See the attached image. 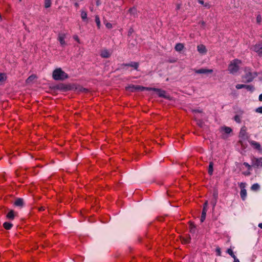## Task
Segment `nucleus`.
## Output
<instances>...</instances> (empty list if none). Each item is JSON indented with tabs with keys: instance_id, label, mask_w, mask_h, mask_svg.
Segmentation results:
<instances>
[{
	"instance_id": "nucleus-1",
	"label": "nucleus",
	"mask_w": 262,
	"mask_h": 262,
	"mask_svg": "<svg viewBox=\"0 0 262 262\" xmlns=\"http://www.w3.org/2000/svg\"><path fill=\"white\" fill-rule=\"evenodd\" d=\"M53 78L56 80H63L68 77V74L60 68L55 70L53 72Z\"/></svg>"
},
{
	"instance_id": "nucleus-2",
	"label": "nucleus",
	"mask_w": 262,
	"mask_h": 262,
	"mask_svg": "<svg viewBox=\"0 0 262 262\" xmlns=\"http://www.w3.org/2000/svg\"><path fill=\"white\" fill-rule=\"evenodd\" d=\"M241 64V61L238 59H236L231 61L228 66V71L232 74L236 73L239 70Z\"/></svg>"
},
{
	"instance_id": "nucleus-3",
	"label": "nucleus",
	"mask_w": 262,
	"mask_h": 262,
	"mask_svg": "<svg viewBox=\"0 0 262 262\" xmlns=\"http://www.w3.org/2000/svg\"><path fill=\"white\" fill-rule=\"evenodd\" d=\"M128 89H130L132 92H135V91H143L145 90H148L149 91L151 88H147V87H144L138 85H132V86H130L128 87Z\"/></svg>"
},
{
	"instance_id": "nucleus-4",
	"label": "nucleus",
	"mask_w": 262,
	"mask_h": 262,
	"mask_svg": "<svg viewBox=\"0 0 262 262\" xmlns=\"http://www.w3.org/2000/svg\"><path fill=\"white\" fill-rule=\"evenodd\" d=\"M256 76L257 74L256 73L248 72L244 76L243 78L245 80V81L249 82L252 81Z\"/></svg>"
},
{
	"instance_id": "nucleus-5",
	"label": "nucleus",
	"mask_w": 262,
	"mask_h": 262,
	"mask_svg": "<svg viewBox=\"0 0 262 262\" xmlns=\"http://www.w3.org/2000/svg\"><path fill=\"white\" fill-rule=\"evenodd\" d=\"M66 38V34L64 33H60L58 34L57 39L62 47H64L67 45V42L65 40Z\"/></svg>"
},
{
	"instance_id": "nucleus-6",
	"label": "nucleus",
	"mask_w": 262,
	"mask_h": 262,
	"mask_svg": "<svg viewBox=\"0 0 262 262\" xmlns=\"http://www.w3.org/2000/svg\"><path fill=\"white\" fill-rule=\"evenodd\" d=\"M236 88L237 89H246L248 91L250 92H253L254 90V88L253 86L251 85H246V84H238L236 85Z\"/></svg>"
},
{
	"instance_id": "nucleus-7",
	"label": "nucleus",
	"mask_w": 262,
	"mask_h": 262,
	"mask_svg": "<svg viewBox=\"0 0 262 262\" xmlns=\"http://www.w3.org/2000/svg\"><path fill=\"white\" fill-rule=\"evenodd\" d=\"M252 166L257 168L262 167V158H253L252 159Z\"/></svg>"
},
{
	"instance_id": "nucleus-8",
	"label": "nucleus",
	"mask_w": 262,
	"mask_h": 262,
	"mask_svg": "<svg viewBox=\"0 0 262 262\" xmlns=\"http://www.w3.org/2000/svg\"><path fill=\"white\" fill-rule=\"evenodd\" d=\"M150 90H152L155 92H157V94L160 97L167 98V99H169V97L166 94V92L164 91L161 90L156 89V88H151V89H150Z\"/></svg>"
},
{
	"instance_id": "nucleus-9",
	"label": "nucleus",
	"mask_w": 262,
	"mask_h": 262,
	"mask_svg": "<svg viewBox=\"0 0 262 262\" xmlns=\"http://www.w3.org/2000/svg\"><path fill=\"white\" fill-rule=\"evenodd\" d=\"M252 50L256 52L259 55H262V44L258 43L254 46Z\"/></svg>"
},
{
	"instance_id": "nucleus-10",
	"label": "nucleus",
	"mask_w": 262,
	"mask_h": 262,
	"mask_svg": "<svg viewBox=\"0 0 262 262\" xmlns=\"http://www.w3.org/2000/svg\"><path fill=\"white\" fill-rule=\"evenodd\" d=\"M195 72L197 74H210L213 72L211 69H201L195 70Z\"/></svg>"
},
{
	"instance_id": "nucleus-11",
	"label": "nucleus",
	"mask_w": 262,
	"mask_h": 262,
	"mask_svg": "<svg viewBox=\"0 0 262 262\" xmlns=\"http://www.w3.org/2000/svg\"><path fill=\"white\" fill-rule=\"evenodd\" d=\"M239 136L241 139H242L243 140H245L247 138L246 129L245 127H243L241 129Z\"/></svg>"
},
{
	"instance_id": "nucleus-12",
	"label": "nucleus",
	"mask_w": 262,
	"mask_h": 262,
	"mask_svg": "<svg viewBox=\"0 0 262 262\" xmlns=\"http://www.w3.org/2000/svg\"><path fill=\"white\" fill-rule=\"evenodd\" d=\"M112 54V52L106 50H102L101 52L100 55L103 58H108Z\"/></svg>"
},
{
	"instance_id": "nucleus-13",
	"label": "nucleus",
	"mask_w": 262,
	"mask_h": 262,
	"mask_svg": "<svg viewBox=\"0 0 262 262\" xmlns=\"http://www.w3.org/2000/svg\"><path fill=\"white\" fill-rule=\"evenodd\" d=\"M198 51L202 54H205L207 53V49L203 45H199L197 47Z\"/></svg>"
},
{
	"instance_id": "nucleus-14",
	"label": "nucleus",
	"mask_w": 262,
	"mask_h": 262,
	"mask_svg": "<svg viewBox=\"0 0 262 262\" xmlns=\"http://www.w3.org/2000/svg\"><path fill=\"white\" fill-rule=\"evenodd\" d=\"M24 200L21 198H18L14 202V205L16 207H23L24 206Z\"/></svg>"
},
{
	"instance_id": "nucleus-15",
	"label": "nucleus",
	"mask_w": 262,
	"mask_h": 262,
	"mask_svg": "<svg viewBox=\"0 0 262 262\" xmlns=\"http://www.w3.org/2000/svg\"><path fill=\"white\" fill-rule=\"evenodd\" d=\"M123 66H128L134 68L135 70H137L139 67V63L136 62H131L129 63L123 64H122V67Z\"/></svg>"
},
{
	"instance_id": "nucleus-16",
	"label": "nucleus",
	"mask_w": 262,
	"mask_h": 262,
	"mask_svg": "<svg viewBox=\"0 0 262 262\" xmlns=\"http://www.w3.org/2000/svg\"><path fill=\"white\" fill-rule=\"evenodd\" d=\"M81 17L83 21L88 22L87 13L85 11L82 10L81 11Z\"/></svg>"
},
{
	"instance_id": "nucleus-17",
	"label": "nucleus",
	"mask_w": 262,
	"mask_h": 262,
	"mask_svg": "<svg viewBox=\"0 0 262 262\" xmlns=\"http://www.w3.org/2000/svg\"><path fill=\"white\" fill-rule=\"evenodd\" d=\"M213 163L212 162H210L209 163V165L208 167V173L210 175H212L213 171Z\"/></svg>"
},
{
	"instance_id": "nucleus-18",
	"label": "nucleus",
	"mask_w": 262,
	"mask_h": 262,
	"mask_svg": "<svg viewBox=\"0 0 262 262\" xmlns=\"http://www.w3.org/2000/svg\"><path fill=\"white\" fill-rule=\"evenodd\" d=\"M184 48V45L182 43H177L175 46V49L177 51H181Z\"/></svg>"
},
{
	"instance_id": "nucleus-19",
	"label": "nucleus",
	"mask_w": 262,
	"mask_h": 262,
	"mask_svg": "<svg viewBox=\"0 0 262 262\" xmlns=\"http://www.w3.org/2000/svg\"><path fill=\"white\" fill-rule=\"evenodd\" d=\"M7 79V76L5 73L0 74V84H2Z\"/></svg>"
},
{
	"instance_id": "nucleus-20",
	"label": "nucleus",
	"mask_w": 262,
	"mask_h": 262,
	"mask_svg": "<svg viewBox=\"0 0 262 262\" xmlns=\"http://www.w3.org/2000/svg\"><path fill=\"white\" fill-rule=\"evenodd\" d=\"M251 144L253 146V147L257 149H260V145L255 141H252L250 142Z\"/></svg>"
},
{
	"instance_id": "nucleus-21",
	"label": "nucleus",
	"mask_w": 262,
	"mask_h": 262,
	"mask_svg": "<svg viewBox=\"0 0 262 262\" xmlns=\"http://www.w3.org/2000/svg\"><path fill=\"white\" fill-rule=\"evenodd\" d=\"M259 188H260V186L259 185V184L257 183H255V184H254L253 185H252V186L251 187V189L253 191H256L259 189Z\"/></svg>"
},
{
	"instance_id": "nucleus-22",
	"label": "nucleus",
	"mask_w": 262,
	"mask_h": 262,
	"mask_svg": "<svg viewBox=\"0 0 262 262\" xmlns=\"http://www.w3.org/2000/svg\"><path fill=\"white\" fill-rule=\"evenodd\" d=\"M3 226L6 229L9 230L12 227V224L8 222H5L4 223Z\"/></svg>"
},
{
	"instance_id": "nucleus-23",
	"label": "nucleus",
	"mask_w": 262,
	"mask_h": 262,
	"mask_svg": "<svg viewBox=\"0 0 262 262\" xmlns=\"http://www.w3.org/2000/svg\"><path fill=\"white\" fill-rule=\"evenodd\" d=\"M7 216L8 219L11 220H13L14 217V211L13 210H11L7 215Z\"/></svg>"
},
{
	"instance_id": "nucleus-24",
	"label": "nucleus",
	"mask_w": 262,
	"mask_h": 262,
	"mask_svg": "<svg viewBox=\"0 0 262 262\" xmlns=\"http://www.w3.org/2000/svg\"><path fill=\"white\" fill-rule=\"evenodd\" d=\"M129 12L131 15H132L134 17L136 16L137 14V10L135 8H132L129 10Z\"/></svg>"
},
{
	"instance_id": "nucleus-25",
	"label": "nucleus",
	"mask_w": 262,
	"mask_h": 262,
	"mask_svg": "<svg viewBox=\"0 0 262 262\" xmlns=\"http://www.w3.org/2000/svg\"><path fill=\"white\" fill-rule=\"evenodd\" d=\"M36 78V76L34 75H31L29 76L26 80V82L29 83L32 82Z\"/></svg>"
},
{
	"instance_id": "nucleus-26",
	"label": "nucleus",
	"mask_w": 262,
	"mask_h": 262,
	"mask_svg": "<svg viewBox=\"0 0 262 262\" xmlns=\"http://www.w3.org/2000/svg\"><path fill=\"white\" fill-rule=\"evenodd\" d=\"M190 232L193 233L195 232V226L192 223L190 224Z\"/></svg>"
},
{
	"instance_id": "nucleus-27",
	"label": "nucleus",
	"mask_w": 262,
	"mask_h": 262,
	"mask_svg": "<svg viewBox=\"0 0 262 262\" xmlns=\"http://www.w3.org/2000/svg\"><path fill=\"white\" fill-rule=\"evenodd\" d=\"M95 21L97 27L99 28L100 27V20L98 15L95 16Z\"/></svg>"
},
{
	"instance_id": "nucleus-28",
	"label": "nucleus",
	"mask_w": 262,
	"mask_h": 262,
	"mask_svg": "<svg viewBox=\"0 0 262 262\" xmlns=\"http://www.w3.org/2000/svg\"><path fill=\"white\" fill-rule=\"evenodd\" d=\"M51 2L50 0L45 1V7L46 8H49L51 6Z\"/></svg>"
},
{
	"instance_id": "nucleus-29",
	"label": "nucleus",
	"mask_w": 262,
	"mask_h": 262,
	"mask_svg": "<svg viewBox=\"0 0 262 262\" xmlns=\"http://www.w3.org/2000/svg\"><path fill=\"white\" fill-rule=\"evenodd\" d=\"M247 195V191L245 189H242L241 191V196H246Z\"/></svg>"
},
{
	"instance_id": "nucleus-30",
	"label": "nucleus",
	"mask_w": 262,
	"mask_h": 262,
	"mask_svg": "<svg viewBox=\"0 0 262 262\" xmlns=\"http://www.w3.org/2000/svg\"><path fill=\"white\" fill-rule=\"evenodd\" d=\"M234 120L237 123H240L241 121V116L239 115L235 116Z\"/></svg>"
},
{
	"instance_id": "nucleus-31",
	"label": "nucleus",
	"mask_w": 262,
	"mask_h": 262,
	"mask_svg": "<svg viewBox=\"0 0 262 262\" xmlns=\"http://www.w3.org/2000/svg\"><path fill=\"white\" fill-rule=\"evenodd\" d=\"M206 213H205V212H204V213L202 212L201 217V219H200L201 223H203L205 221V218H206Z\"/></svg>"
},
{
	"instance_id": "nucleus-32",
	"label": "nucleus",
	"mask_w": 262,
	"mask_h": 262,
	"mask_svg": "<svg viewBox=\"0 0 262 262\" xmlns=\"http://www.w3.org/2000/svg\"><path fill=\"white\" fill-rule=\"evenodd\" d=\"M224 130L225 131V132L226 133L229 134L232 131V129L231 128H230L229 127H225L224 128Z\"/></svg>"
},
{
	"instance_id": "nucleus-33",
	"label": "nucleus",
	"mask_w": 262,
	"mask_h": 262,
	"mask_svg": "<svg viewBox=\"0 0 262 262\" xmlns=\"http://www.w3.org/2000/svg\"><path fill=\"white\" fill-rule=\"evenodd\" d=\"M59 89H60V90H63L64 91H66L68 88L67 86L66 85H61L59 86Z\"/></svg>"
},
{
	"instance_id": "nucleus-34",
	"label": "nucleus",
	"mask_w": 262,
	"mask_h": 262,
	"mask_svg": "<svg viewBox=\"0 0 262 262\" xmlns=\"http://www.w3.org/2000/svg\"><path fill=\"white\" fill-rule=\"evenodd\" d=\"M261 21V17L260 15H258L256 17V22L260 24Z\"/></svg>"
},
{
	"instance_id": "nucleus-35",
	"label": "nucleus",
	"mask_w": 262,
	"mask_h": 262,
	"mask_svg": "<svg viewBox=\"0 0 262 262\" xmlns=\"http://www.w3.org/2000/svg\"><path fill=\"white\" fill-rule=\"evenodd\" d=\"M203 124H204V122L202 120H197V124L199 126H200L201 127H203Z\"/></svg>"
},
{
	"instance_id": "nucleus-36",
	"label": "nucleus",
	"mask_w": 262,
	"mask_h": 262,
	"mask_svg": "<svg viewBox=\"0 0 262 262\" xmlns=\"http://www.w3.org/2000/svg\"><path fill=\"white\" fill-rule=\"evenodd\" d=\"M246 167L248 168V169L249 170H250L251 169V166L250 165H249L248 163L247 162H244V164H243Z\"/></svg>"
},
{
	"instance_id": "nucleus-37",
	"label": "nucleus",
	"mask_w": 262,
	"mask_h": 262,
	"mask_svg": "<svg viewBox=\"0 0 262 262\" xmlns=\"http://www.w3.org/2000/svg\"><path fill=\"white\" fill-rule=\"evenodd\" d=\"M216 252H217V255L221 256V249L220 248H217L216 249Z\"/></svg>"
},
{
	"instance_id": "nucleus-38",
	"label": "nucleus",
	"mask_w": 262,
	"mask_h": 262,
	"mask_svg": "<svg viewBox=\"0 0 262 262\" xmlns=\"http://www.w3.org/2000/svg\"><path fill=\"white\" fill-rule=\"evenodd\" d=\"M73 38L75 40H76V41H77L78 43H80V40H79V39L77 35H74L73 36Z\"/></svg>"
},
{
	"instance_id": "nucleus-39",
	"label": "nucleus",
	"mask_w": 262,
	"mask_h": 262,
	"mask_svg": "<svg viewBox=\"0 0 262 262\" xmlns=\"http://www.w3.org/2000/svg\"><path fill=\"white\" fill-rule=\"evenodd\" d=\"M227 252L230 255H232L234 253L231 249H228Z\"/></svg>"
},
{
	"instance_id": "nucleus-40",
	"label": "nucleus",
	"mask_w": 262,
	"mask_h": 262,
	"mask_svg": "<svg viewBox=\"0 0 262 262\" xmlns=\"http://www.w3.org/2000/svg\"><path fill=\"white\" fill-rule=\"evenodd\" d=\"M105 26L108 29H111L112 27V24L110 23H106Z\"/></svg>"
},
{
	"instance_id": "nucleus-41",
	"label": "nucleus",
	"mask_w": 262,
	"mask_h": 262,
	"mask_svg": "<svg viewBox=\"0 0 262 262\" xmlns=\"http://www.w3.org/2000/svg\"><path fill=\"white\" fill-rule=\"evenodd\" d=\"M256 112L259 113H262V106L258 107L256 109Z\"/></svg>"
},
{
	"instance_id": "nucleus-42",
	"label": "nucleus",
	"mask_w": 262,
	"mask_h": 262,
	"mask_svg": "<svg viewBox=\"0 0 262 262\" xmlns=\"http://www.w3.org/2000/svg\"><path fill=\"white\" fill-rule=\"evenodd\" d=\"M203 207L208 208V201H206L203 205Z\"/></svg>"
},
{
	"instance_id": "nucleus-43",
	"label": "nucleus",
	"mask_w": 262,
	"mask_h": 262,
	"mask_svg": "<svg viewBox=\"0 0 262 262\" xmlns=\"http://www.w3.org/2000/svg\"><path fill=\"white\" fill-rule=\"evenodd\" d=\"M192 112L193 113H202V111L201 110H192Z\"/></svg>"
},
{
	"instance_id": "nucleus-44",
	"label": "nucleus",
	"mask_w": 262,
	"mask_h": 262,
	"mask_svg": "<svg viewBox=\"0 0 262 262\" xmlns=\"http://www.w3.org/2000/svg\"><path fill=\"white\" fill-rule=\"evenodd\" d=\"M207 210H208V208H204L203 207V210H202V213H204L205 212V213H206L207 211Z\"/></svg>"
},
{
	"instance_id": "nucleus-45",
	"label": "nucleus",
	"mask_w": 262,
	"mask_h": 262,
	"mask_svg": "<svg viewBox=\"0 0 262 262\" xmlns=\"http://www.w3.org/2000/svg\"><path fill=\"white\" fill-rule=\"evenodd\" d=\"M74 5L76 8H78L79 7V4L77 2H76L74 3Z\"/></svg>"
},
{
	"instance_id": "nucleus-46",
	"label": "nucleus",
	"mask_w": 262,
	"mask_h": 262,
	"mask_svg": "<svg viewBox=\"0 0 262 262\" xmlns=\"http://www.w3.org/2000/svg\"><path fill=\"white\" fill-rule=\"evenodd\" d=\"M258 99L259 101H262V93L259 96Z\"/></svg>"
},
{
	"instance_id": "nucleus-47",
	"label": "nucleus",
	"mask_w": 262,
	"mask_h": 262,
	"mask_svg": "<svg viewBox=\"0 0 262 262\" xmlns=\"http://www.w3.org/2000/svg\"><path fill=\"white\" fill-rule=\"evenodd\" d=\"M198 2L200 4H202V5H203L204 4V2L202 0H199Z\"/></svg>"
},
{
	"instance_id": "nucleus-48",
	"label": "nucleus",
	"mask_w": 262,
	"mask_h": 262,
	"mask_svg": "<svg viewBox=\"0 0 262 262\" xmlns=\"http://www.w3.org/2000/svg\"><path fill=\"white\" fill-rule=\"evenodd\" d=\"M232 258H234V259H235V258H237L235 256V255H234V254L233 253L232 255H230Z\"/></svg>"
},
{
	"instance_id": "nucleus-49",
	"label": "nucleus",
	"mask_w": 262,
	"mask_h": 262,
	"mask_svg": "<svg viewBox=\"0 0 262 262\" xmlns=\"http://www.w3.org/2000/svg\"><path fill=\"white\" fill-rule=\"evenodd\" d=\"M258 227H259L260 228L262 229V223H259V224H258Z\"/></svg>"
},
{
	"instance_id": "nucleus-50",
	"label": "nucleus",
	"mask_w": 262,
	"mask_h": 262,
	"mask_svg": "<svg viewBox=\"0 0 262 262\" xmlns=\"http://www.w3.org/2000/svg\"><path fill=\"white\" fill-rule=\"evenodd\" d=\"M234 262H240V261L237 258H235V259H234Z\"/></svg>"
},
{
	"instance_id": "nucleus-51",
	"label": "nucleus",
	"mask_w": 262,
	"mask_h": 262,
	"mask_svg": "<svg viewBox=\"0 0 262 262\" xmlns=\"http://www.w3.org/2000/svg\"><path fill=\"white\" fill-rule=\"evenodd\" d=\"M44 209H45L44 207H40V208L39 209V210H40V211H41V210H43Z\"/></svg>"
},
{
	"instance_id": "nucleus-52",
	"label": "nucleus",
	"mask_w": 262,
	"mask_h": 262,
	"mask_svg": "<svg viewBox=\"0 0 262 262\" xmlns=\"http://www.w3.org/2000/svg\"><path fill=\"white\" fill-rule=\"evenodd\" d=\"M205 7L209 8V5L206 4L205 5Z\"/></svg>"
},
{
	"instance_id": "nucleus-53",
	"label": "nucleus",
	"mask_w": 262,
	"mask_h": 262,
	"mask_svg": "<svg viewBox=\"0 0 262 262\" xmlns=\"http://www.w3.org/2000/svg\"><path fill=\"white\" fill-rule=\"evenodd\" d=\"M201 24H202V25L204 26L205 25V22L203 21L201 22Z\"/></svg>"
},
{
	"instance_id": "nucleus-54",
	"label": "nucleus",
	"mask_w": 262,
	"mask_h": 262,
	"mask_svg": "<svg viewBox=\"0 0 262 262\" xmlns=\"http://www.w3.org/2000/svg\"><path fill=\"white\" fill-rule=\"evenodd\" d=\"M177 9H179V6H177Z\"/></svg>"
},
{
	"instance_id": "nucleus-55",
	"label": "nucleus",
	"mask_w": 262,
	"mask_h": 262,
	"mask_svg": "<svg viewBox=\"0 0 262 262\" xmlns=\"http://www.w3.org/2000/svg\"><path fill=\"white\" fill-rule=\"evenodd\" d=\"M19 1H21V0H19Z\"/></svg>"
}]
</instances>
